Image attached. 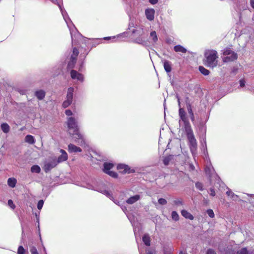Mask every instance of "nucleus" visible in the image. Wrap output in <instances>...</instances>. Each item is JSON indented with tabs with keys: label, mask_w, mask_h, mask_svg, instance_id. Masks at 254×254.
<instances>
[{
	"label": "nucleus",
	"mask_w": 254,
	"mask_h": 254,
	"mask_svg": "<svg viewBox=\"0 0 254 254\" xmlns=\"http://www.w3.org/2000/svg\"><path fill=\"white\" fill-rule=\"evenodd\" d=\"M147 254H156L154 251H148Z\"/></svg>",
	"instance_id": "47"
},
{
	"label": "nucleus",
	"mask_w": 254,
	"mask_h": 254,
	"mask_svg": "<svg viewBox=\"0 0 254 254\" xmlns=\"http://www.w3.org/2000/svg\"><path fill=\"white\" fill-rule=\"evenodd\" d=\"M31 171L32 173H39L41 171V169L38 165H33L31 168Z\"/></svg>",
	"instance_id": "29"
},
{
	"label": "nucleus",
	"mask_w": 254,
	"mask_h": 254,
	"mask_svg": "<svg viewBox=\"0 0 254 254\" xmlns=\"http://www.w3.org/2000/svg\"><path fill=\"white\" fill-rule=\"evenodd\" d=\"M142 241L145 245L149 246L150 245V238L148 234H145L142 237Z\"/></svg>",
	"instance_id": "22"
},
{
	"label": "nucleus",
	"mask_w": 254,
	"mask_h": 254,
	"mask_svg": "<svg viewBox=\"0 0 254 254\" xmlns=\"http://www.w3.org/2000/svg\"><path fill=\"white\" fill-rule=\"evenodd\" d=\"M185 129L187 134V136H189L193 135L192 130L191 128V127L189 123L187 122L185 123Z\"/></svg>",
	"instance_id": "18"
},
{
	"label": "nucleus",
	"mask_w": 254,
	"mask_h": 254,
	"mask_svg": "<svg viewBox=\"0 0 254 254\" xmlns=\"http://www.w3.org/2000/svg\"><path fill=\"white\" fill-rule=\"evenodd\" d=\"M239 254H248V252L246 248H243L238 252Z\"/></svg>",
	"instance_id": "35"
},
{
	"label": "nucleus",
	"mask_w": 254,
	"mask_h": 254,
	"mask_svg": "<svg viewBox=\"0 0 254 254\" xmlns=\"http://www.w3.org/2000/svg\"><path fill=\"white\" fill-rule=\"evenodd\" d=\"M67 125L69 129L77 130L78 129L77 122L73 117H69L67 120Z\"/></svg>",
	"instance_id": "5"
},
{
	"label": "nucleus",
	"mask_w": 254,
	"mask_h": 254,
	"mask_svg": "<svg viewBox=\"0 0 254 254\" xmlns=\"http://www.w3.org/2000/svg\"><path fill=\"white\" fill-rule=\"evenodd\" d=\"M72 136L73 138L74 139L75 142H78L81 144L84 143V141L83 140V136L79 132L78 129L77 130H74Z\"/></svg>",
	"instance_id": "8"
},
{
	"label": "nucleus",
	"mask_w": 254,
	"mask_h": 254,
	"mask_svg": "<svg viewBox=\"0 0 254 254\" xmlns=\"http://www.w3.org/2000/svg\"><path fill=\"white\" fill-rule=\"evenodd\" d=\"M8 204L12 209H14L15 208V205L13 204V201L9 199L8 201Z\"/></svg>",
	"instance_id": "39"
},
{
	"label": "nucleus",
	"mask_w": 254,
	"mask_h": 254,
	"mask_svg": "<svg viewBox=\"0 0 254 254\" xmlns=\"http://www.w3.org/2000/svg\"><path fill=\"white\" fill-rule=\"evenodd\" d=\"M181 214L186 218L191 220H193L194 218L192 215L186 210H182L181 211Z\"/></svg>",
	"instance_id": "19"
},
{
	"label": "nucleus",
	"mask_w": 254,
	"mask_h": 254,
	"mask_svg": "<svg viewBox=\"0 0 254 254\" xmlns=\"http://www.w3.org/2000/svg\"><path fill=\"white\" fill-rule=\"evenodd\" d=\"M58 164L56 160H53L51 162L46 163L44 166V169L45 172H48L50 171L52 168H54Z\"/></svg>",
	"instance_id": "9"
},
{
	"label": "nucleus",
	"mask_w": 254,
	"mask_h": 254,
	"mask_svg": "<svg viewBox=\"0 0 254 254\" xmlns=\"http://www.w3.org/2000/svg\"><path fill=\"white\" fill-rule=\"evenodd\" d=\"M188 112L189 113V114L190 115H192V114H193V112H192V111L191 110V107L190 105H189V106H188Z\"/></svg>",
	"instance_id": "43"
},
{
	"label": "nucleus",
	"mask_w": 254,
	"mask_h": 254,
	"mask_svg": "<svg viewBox=\"0 0 254 254\" xmlns=\"http://www.w3.org/2000/svg\"><path fill=\"white\" fill-rule=\"evenodd\" d=\"M140 199V195L136 194L133 196L129 197L128 199L127 200V202L128 204H133L134 202H136Z\"/></svg>",
	"instance_id": "15"
},
{
	"label": "nucleus",
	"mask_w": 254,
	"mask_h": 254,
	"mask_svg": "<svg viewBox=\"0 0 254 254\" xmlns=\"http://www.w3.org/2000/svg\"><path fill=\"white\" fill-rule=\"evenodd\" d=\"M195 187L197 189H198V190H202V188H203V186H202V184L200 183H196L195 184Z\"/></svg>",
	"instance_id": "37"
},
{
	"label": "nucleus",
	"mask_w": 254,
	"mask_h": 254,
	"mask_svg": "<svg viewBox=\"0 0 254 254\" xmlns=\"http://www.w3.org/2000/svg\"><path fill=\"white\" fill-rule=\"evenodd\" d=\"M180 254H184L182 252H181Z\"/></svg>",
	"instance_id": "54"
},
{
	"label": "nucleus",
	"mask_w": 254,
	"mask_h": 254,
	"mask_svg": "<svg viewBox=\"0 0 254 254\" xmlns=\"http://www.w3.org/2000/svg\"><path fill=\"white\" fill-rule=\"evenodd\" d=\"M171 217L173 220L177 221L179 219V216L177 212L175 211H173L171 214Z\"/></svg>",
	"instance_id": "31"
},
{
	"label": "nucleus",
	"mask_w": 254,
	"mask_h": 254,
	"mask_svg": "<svg viewBox=\"0 0 254 254\" xmlns=\"http://www.w3.org/2000/svg\"><path fill=\"white\" fill-rule=\"evenodd\" d=\"M191 121L193 122L194 120V116L193 114L190 115Z\"/></svg>",
	"instance_id": "50"
},
{
	"label": "nucleus",
	"mask_w": 254,
	"mask_h": 254,
	"mask_svg": "<svg viewBox=\"0 0 254 254\" xmlns=\"http://www.w3.org/2000/svg\"><path fill=\"white\" fill-rule=\"evenodd\" d=\"M25 250L23 247L21 246H19L18 249L17 254H24Z\"/></svg>",
	"instance_id": "33"
},
{
	"label": "nucleus",
	"mask_w": 254,
	"mask_h": 254,
	"mask_svg": "<svg viewBox=\"0 0 254 254\" xmlns=\"http://www.w3.org/2000/svg\"><path fill=\"white\" fill-rule=\"evenodd\" d=\"M35 95L39 100H42L45 96V92L44 90H40L36 91Z\"/></svg>",
	"instance_id": "17"
},
{
	"label": "nucleus",
	"mask_w": 254,
	"mask_h": 254,
	"mask_svg": "<svg viewBox=\"0 0 254 254\" xmlns=\"http://www.w3.org/2000/svg\"><path fill=\"white\" fill-rule=\"evenodd\" d=\"M207 213L210 217H211V218L214 217L215 215H214L213 210H212L211 209H208L207 210Z\"/></svg>",
	"instance_id": "32"
},
{
	"label": "nucleus",
	"mask_w": 254,
	"mask_h": 254,
	"mask_svg": "<svg viewBox=\"0 0 254 254\" xmlns=\"http://www.w3.org/2000/svg\"><path fill=\"white\" fill-rule=\"evenodd\" d=\"M210 194L212 196H214L215 195V192L214 190L213 189H211L210 190Z\"/></svg>",
	"instance_id": "45"
},
{
	"label": "nucleus",
	"mask_w": 254,
	"mask_h": 254,
	"mask_svg": "<svg viewBox=\"0 0 254 254\" xmlns=\"http://www.w3.org/2000/svg\"><path fill=\"white\" fill-rule=\"evenodd\" d=\"M70 74L72 79H76L81 81L83 80V75L76 70H72L70 72Z\"/></svg>",
	"instance_id": "10"
},
{
	"label": "nucleus",
	"mask_w": 254,
	"mask_h": 254,
	"mask_svg": "<svg viewBox=\"0 0 254 254\" xmlns=\"http://www.w3.org/2000/svg\"><path fill=\"white\" fill-rule=\"evenodd\" d=\"M113 167V164L112 163H105L104 171L105 173L108 174L110 176L113 178H117L118 176L117 174L114 172L110 171V170L112 169Z\"/></svg>",
	"instance_id": "6"
},
{
	"label": "nucleus",
	"mask_w": 254,
	"mask_h": 254,
	"mask_svg": "<svg viewBox=\"0 0 254 254\" xmlns=\"http://www.w3.org/2000/svg\"><path fill=\"white\" fill-rule=\"evenodd\" d=\"M174 50L176 52H180L182 53H186L187 52V49L180 45L175 46L174 47Z\"/></svg>",
	"instance_id": "20"
},
{
	"label": "nucleus",
	"mask_w": 254,
	"mask_h": 254,
	"mask_svg": "<svg viewBox=\"0 0 254 254\" xmlns=\"http://www.w3.org/2000/svg\"><path fill=\"white\" fill-rule=\"evenodd\" d=\"M204 64L209 67L213 68L218 64L217 52L215 50H207L204 54Z\"/></svg>",
	"instance_id": "1"
},
{
	"label": "nucleus",
	"mask_w": 254,
	"mask_h": 254,
	"mask_svg": "<svg viewBox=\"0 0 254 254\" xmlns=\"http://www.w3.org/2000/svg\"><path fill=\"white\" fill-rule=\"evenodd\" d=\"M251 5L254 8V0H250Z\"/></svg>",
	"instance_id": "49"
},
{
	"label": "nucleus",
	"mask_w": 254,
	"mask_h": 254,
	"mask_svg": "<svg viewBox=\"0 0 254 254\" xmlns=\"http://www.w3.org/2000/svg\"><path fill=\"white\" fill-rule=\"evenodd\" d=\"M206 254H216V253L212 249H208L207 251Z\"/></svg>",
	"instance_id": "41"
},
{
	"label": "nucleus",
	"mask_w": 254,
	"mask_h": 254,
	"mask_svg": "<svg viewBox=\"0 0 254 254\" xmlns=\"http://www.w3.org/2000/svg\"><path fill=\"white\" fill-rule=\"evenodd\" d=\"M227 195L232 198L233 200H236L237 198H238V195L235 194L233 192H232L231 190H229L226 192Z\"/></svg>",
	"instance_id": "28"
},
{
	"label": "nucleus",
	"mask_w": 254,
	"mask_h": 254,
	"mask_svg": "<svg viewBox=\"0 0 254 254\" xmlns=\"http://www.w3.org/2000/svg\"><path fill=\"white\" fill-rule=\"evenodd\" d=\"M178 102H180V99L178 98Z\"/></svg>",
	"instance_id": "52"
},
{
	"label": "nucleus",
	"mask_w": 254,
	"mask_h": 254,
	"mask_svg": "<svg viewBox=\"0 0 254 254\" xmlns=\"http://www.w3.org/2000/svg\"><path fill=\"white\" fill-rule=\"evenodd\" d=\"M65 113L66 115L67 116H70L72 115V112L69 110H66L65 112Z\"/></svg>",
	"instance_id": "42"
},
{
	"label": "nucleus",
	"mask_w": 254,
	"mask_h": 254,
	"mask_svg": "<svg viewBox=\"0 0 254 254\" xmlns=\"http://www.w3.org/2000/svg\"><path fill=\"white\" fill-rule=\"evenodd\" d=\"M179 116L182 120V121L184 122V123H186L187 121V118L186 117V113L184 109L180 108L179 110Z\"/></svg>",
	"instance_id": "21"
},
{
	"label": "nucleus",
	"mask_w": 254,
	"mask_h": 254,
	"mask_svg": "<svg viewBox=\"0 0 254 254\" xmlns=\"http://www.w3.org/2000/svg\"><path fill=\"white\" fill-rule=\"evenodd\" d=\"M73 91L74 89L73 87H69L68 88L66 95V100L64 101L63 104V107L64 108H65L67 107L72 103Z\"/></svg>",
	"instance_id": "3"
},
{
	"label": "nucleus",
	"mask_w": 254,
	"mask_h": 254,
	"mask_svg": "<svg viewBox=\"0 0 254 254\" xmlns=\"http://www.w3.org/2000/svg\"><path fill=\"white\" fill-rule=\"evenodd\" d=\"M1 128L4 133H7L10 130V127L7 123H3L1 125Z\"/></svg>",
	"instance_id": "24"
},
{
	"label": "nucleus",
	"mask_w": 254,
	"mask_h": 254,
	"mask_svg": "<svg viewBox=\"0 0 254 254\" xmlns=\"http://www.w3.org/2000/svg\"><path fill=\"white\" fill-rule=\"evenodd\" d=\"M205 172H206L207 173H207V170L206 169V170H205Z\"/></svg>",
	"instance_id": "53"
},
{
	"label": "nucleus",
	"mask_w": 254,
	"mask_h": 254,
	"mask_svg": "<svg viewBox=\"0 0 254 254\" xmlns=\"http://www.w3.org/2000/svg\"><path fill=\"white\" fill-rule=\"evenodd\" d=\"M43 204H44V201L43 200H40L38 201V204H37V208L38 209L40 210L43 206Z\"/></svg>",
	"instance_id": "34"
},
{
	"label": "nucleus",
	"mask_w": 254,
	"mask_h": 254,
	"mask_svg": "<svg viewBox=\"0 0 254 254\" xmlns=\"http://www.w3.org/2000/svg\"><path fill=\"white\" fill-rule=\"evenodd\" d=\"M16 183V180L13 178H10L8 179L7 184L8 185L11 187L13 188L15 187Z\"/></svg>",
	"instance_id": "25"
},
{
	"label": "nucleus",
	"mask_w": 254,
	"mask_h": 254,
	"mask_svg": "<svg viewBox=\"0 0 254 254\" xmlns=\"http://www.w3.org/2000/svg\"><path fill=\"white\" fill-rule=\"evenodd\" d=\"M60 151L62 154L58 157L57 161L56 160L57 163L65 161L67 159V154L66 152L63 149H61Z\"/></svg>",
	"instance_id": "11"
},
{
	"label": "nucleus",
	"mask_w": 254,
	"mask_h": 254,
	"mask_svg": "<svg viewBox=\"0 0 254 254\" xmlns=\"http://www.w3.org/2000/svg\"><path fill=\"white\" fill-rule=\"evenodd\" d=\"M117 169L119 170L121 173H129V168L127 165L125 164H119L117 166Z\"/></svg>",
	"instance_id": "14"
},
{
	"label": "nucleus",
	"mask_w": 254,
	"mask_h": 254,
	"mask_svg": "<svg viewBox=\"0 0 254 254\" xmlns=\"http://www.w3.org/2000/svg\"><path fill=\"white\" fill-rule=\"evenodd\" d=\"M222 61L224 63H229L236 60L237 54L229 48L224 49L223 51Z\"/></svg>",
	"instance_id": "2"
},
{
	"label": "nucleus",
	"mask_w": 254,
	"mask_h": 254,
	"mask_svg": "<svg viewBox=\"0 0 254 254\" xmlns=\"http://www.w3.org/2000/svg\"><path fill=\"white\" fill-rule=\"evenodd\" d=\"M174 204H175L176 205H179L183 204L182 201L179 199L175 200L174 201Z\"/></svg>",
	"instance_id": "40"
},
{
	"label": "nucleus",
	"mask_w": 254,
	"mask_h": 254,
	"mask_svg": "<svg viewBox=\"0 0 254 254\" xmlns=\"http://www.w3.org/2000/svg\"><path fill=\"white\" fill-rule=\"evenodd\" d=\"M25 142L29 144H34L35 143V139L32 135H27L25 137Z\"/></svg>",
	"instance_id": "23"
},
{
	"label": "nucleus",
	"mask_w": 254,
	"mask_h": 254,
	"mask_svg": "<svg viewBox=\"0 0 254 254\" xmlns=\"http://www.w3.org/2000/svg\"><path fill=\"white\" fill-rule=\"evenodd\" d=\"M173 156L171 155L165 157L163 160L164 164L165 165H168L169 164V162L173 159Z\"/></svg>",
	"instance_id": "27"
},
{
	"label": "nucleus",
	"mask_w": 254,
	"mask_h": 254,
	"mask_svg": "<svg viewBox=\"0 0 254 254\" xmlns=\"http://www.w3.org/2000/svg\"><path fill=\"white\" fill-rule=\"evenodd\" d=\"M150 42L152 43H155L158 40V38L155 31H152L150 34L149 37Z\"/></svg>",
	"instance_id": "16"
},
{
	"label": "nucleus",
	"mask_w": 254,
	"mask_h": 254,
	"mask_svg": "<svg viewBox=\"0 0 254 254\" xmlns=\"http://www.w3.org/2000/svg\"><path fill=\"white\" fill-rule=\"evenodd\" d=\"M158 203L161 205H165L167 203V201L166 199L161 198L158 199Z\"/></svg>",
	"instance_id": "36"
},
{
	"label": "nucleus",
	"mask_w": 254,
	"mask_h": 254,
	"mask_svg": "<svg viewBox=\"0 0 254 254\" xmlns=\"http://www.w3.org/2000/svg\"><path fill=\"white\" fill-rule=\"evenodd\" d=\"M31 254H39L36 248L35 247H32L30 250Z\"/></svg>",
	"instance_id": "38"
},
{
	"label": "nucleus",
	"mask_w": 254,
	"mask_h": 254,
	"mask_svg": "<svg viewBox=\"0 0 254 254\" xmlns=\"http://www.w3.org/2000/svg\"><path fill=\"white\" fill-rule=\"evenodd\" d=\"M104 194H105L107 196H110V192L109 191H107V190H105L104 191Z\"/></svg>",
	"instance_id": "48"
},
{
	"label": "nucleus",
	"mask_w": 254,
	"mask_h": 254,
	"mask_svg": "<svg viewBox=\"0 0 254 254\" xmlns=\"http://www.w3.org/2000/svg\"><path fill=\"white\" fill-rule=\"evenodd\" d=\"M190 143V148L191 151L193 152L195 151L197 148V142L196 140L194 138L193 135L188 136Z\"/></svg>",
	"instance_id": "7"
},
{
	"label": "nucleus",
	"mask_w": 254,
	"mask_h": 254,
	"mask_svg": "<svg viewBox=\"0 0 254 254\" xmlns=\"http://www.w3.org/2000/svg\"><path fill=\"white\" fill-rule=\"evenodd\" d=\"M245 82L244 80H240V85L241 87H243L245 86Z\"/></svg>",
	"instance_id": "44"
},
{
	"label": "nucleus",
	"mask_w": 254,
	"mask_h": 254,
	"mask_svg": "<svg viewBox=\"0 0 254 254\" xmlns=\"http://www.w3.org/2000/svg\"><path fill=\"white\" fill-rule=\"evenodd\" d=\"M149 2L153 4H156L158 2V0H149Z\"/></svg>",
	"instance_id": "46"
},
{
	"label": "nucleus",
	"mask_w": 254,
	"mask_h": 254,
	"mask_svg": "<svg viewBox=\"0 0 254 254\" xmlns=\"http://www.w3.org/2000/svg\"><path fill=\"white\" fill-rule=\"evenodd\" d=\"M68 151L70 153L81 152V149L73 144H69L68 146Z\"/></svg>",
	"instance_id": "13"
},
{
	"label": "nucleus",
	"mask_w": 254,
	"mask_h": 254,
	"mask_svg": "<svg viewBox=\"0 0 254 254\" xmlns=\"http://www.w3.org/2000/svg\"><path fill=\"white\" fill-rule=\"evenodd\" d=\"M155 10L152 8L147 9L145 10L146 18L150 21L153 20L154 18Z\"/></svg>",
	"instance_id": "12"
},
{
	"label": "nucleus",
	"mask_w": 254,
	"mask_h": 254,
	"mask_svg": "<svg viewBox=\"0 0 254 254\" xmlns=\"http://www.w3.org/2000/svg\"><path fill=\"white\" fill-rule=\"evenodd\" d=\"M199 70L200 72L204 75H208L210 73L208 69L201 66L199 67Z\"/></svg>",
	"instance_id": "30"
},
{
	"label": "nucleus",
	"mask_w": 254,
	"mask_h": 254,
	"mask_svg": "<svg viewBox=\"0 0 254 254\" xmlns=\"http://www.w3.org/2000/svg\"><path fill=\"white\" fill-rule=\"evenodd\" d=\"M164 67L165 70L167 72H170L171 71L172 68L170 63L167 61L164 62Z\"/></svg>",
	"instance_id": "26"
},
{
	"label": "nucleus",
	"mask_w": 254,
	"mask_h": 254,
	"mask_svg": "<svg viewBox=\"0 0 254 254\" xmlns=\"http://www.w3.org/2000/svg\"><path fill=\"white\" fill-rule=\"evenodd\" d=\"M110 38V37H106V38H105V39H109Z\"/></svg>",
	"instance_id": "51"
},
{
	"label": "nucleus",
	"mask_w": 254,
	"mask_h": 254,
	"mask_svg": "<svg viewBox=\"0 0 254 254\" xmlns=\"http://www.w3.org/2000/svg\"><path fill=\"white\" fill-rule=\"evenodd\" d=\"M79 54V52L76 48L73 49L72 54L71 55L70 60L68 63V67L72 68L74 67L76 62L77 57Z\"/></svg>",
	"instance_id": "4"
}]
</instances>
